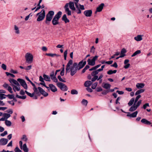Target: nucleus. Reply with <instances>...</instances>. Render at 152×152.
Here are the masks:
<instances>
[{"mask_svg":"<svg viewBox=\"0 0 152 152\" xmlns=\"http://www.w3.org/2000/svg\"><path fill=\"white\" fill-rule=\"evenodd\" d=\"M75 4L73 2L70 1L69 3H67L65 4L64 7V8L65 9L66 12L67 13L68 15H70L71 14V11L69 10L68 7L69 6L70 8L72 11H74V10H75Z\"/></svg>","mask_w":152,"mask_h":152,"instance_id":"1","label":"nucleus"},{"mask_svg":"<svg viewBox=\"0 0 152 152\" xmlns=\"http://www.w3.org/2000/svg\"><path fill=\"white\" fill-rule=\"evenodd\" d=\"M62 12L59 11L54 16L52 20V23L53 25H56L59 24V20L62 15Z\"/></svg>","mask_w":152,"mask_h":152,"instance_id":"2","label":"nucleus"},{"mask_svg":"<svg viewBox=\"0 0 152 152\" xmlns=\"http://www.w3.org/2000/svg\"><path fill=\"white\" fill-rule=\"evenodd\" d=\"M54 15V12L53 11H50L48 12L46 15V20L45 21L46 24L48 25L49 24V22L52 20L53 16Z\"/></svg>","mask_w":152,"mask_h":152,"instance_id":"3","label":"nucleus"},{"mask_svg":"<svg viewBox=\"0 0 152 152\" xmlns=\"http://www.w3.org/2000/svg\"><path fill=\"white\" fill-rule=\"evenodd\" d=\"M77 63H74L73 65L69 69L70 75L73 76L77 72V71L78 70L77 67Z\"/></svg>","mask_w":152,"mask_h":152,"instance_id":"4","label":"nucleus"},{"mask_svg":"<svg viewBox=\"0 0 152 152\" xmlns=\"http://www.w3.org/2000/svg\"><path fill=\"white\" fill-rule=\"evenodd\" d=\"M37 15L38 16L37 19V21H40L43 20L45 16V10L43 9L42 10L41 12L37 14Z\"/></svg>","mask_w":152,"mask_h":152,"instance_id":"5","label":"nucleus"},{"mask_svg":"<svg viewBox=\"0 0 152 152\" xmlns=\"http://www.w3.org/2000/svg\"><path fill=\"white\" fill-rule=\"evenodd\" d=\"M75 10L74 11L78 14H80L81 13V10H84L85 9L84 5H81L80 4H75Z\"/></svg>","mask_w":152,"mask_h":152,"instance_id":"6","label":"nucleus"},{"mask_svg":"<svg viewBox=\"0 0 152 152\" xmlns=\"http://www.w3.org/2000/svg\"><path fill=\"white\" fill-rule=\"evenodd\" d=\"M142 100H139L137 103L134 102L133 105H132L129 109V111L131 112H133L135 110L137 107L140 105L141 103Z\"/></svg>","mask_w":152,"mask_h":152,"instance_id":"7","label":"nucleus"},{"mask_svg":"<svg viewBox=\"0 0 152 152\" xmlns=\"http://www.w3.org/2000/svg\"><path fill=\"white\" fill-rule=\"evenodd\" d=\"M25 57L28 63H31L32 62L33 57L32 54L29 53H27L26 54Z\"/></svg>","mask_w":152,"mask_h":152,"instance_id":"8","label":"nucleus"},{"mask_svg":"<svg viewBox=\"0 0 152 152\" xmlns=\"http://www.w3.org/2000/svg\"><path fill=\"white\" fill-rule=\"evenodd\" d=\"M98 56H95L92 59H88L87 60L88 64L90 66H93L95 64V61L97 60Z\"/></svg>","mask_w":152,"mask_h":152,"instance_id":"9","label":"nucleus"},{"mask_svg":"<svg viewBox=\"0 0 152 152\" xmlns=\"http://www.w3.org/2000/svg\"><path fill=\"white\" fill-rule=\"evenodd\" d=\"M57 85L61 90L63 91H66L68 90L67 86L65 84L62 83H58L57 84Z\"/></svg>","mask_w":152,"mask_h":152,"instance_id":"10","label":"nucleus"},{"mask_svg":"<svg viewBox=\"0 0 152 152\" xmlns=\"http://www.w3.org/2000/svg\"><path fill=\"white\" fill-rule=\"evenodd\" d=\"M17 81L19 82L20 85L22 86L25 89H27L28 87L27 85L24 80L20 78H18L17 79Z\"/></svg>","mask_w":152,"mask_h":152,"instance_id":"11","label":"nucleus"},{"mask_svg":"<svg viewBox=\"0 0 152 152\" xmlns=\"http://www.w3.org/2000/svg\"><path fill=\"white\" fill-rule=\"evenodd\" d=\"M86 61H82L80 62L78 64H77V69H78L79 70L80 69H82L84 67V66L86 65Z\"/></svg>","mask_w":152,"mask_h":152,"instance_id":"12","label":"nucleus"},{"mask_svg":"<svg viewBox=\"0 0 152 152\" xmlns=\"http://www.w3.org/2000/svg\"><path fill=\"white\" fill-rule=\"evenodd\" d=\"M73 64V61L72 60H70L69 61L66 66V73L67 74L69 72V69H70V66Z\"/></svg>","mask_w":152,"mask_h":152,"instance_id":"13","label":"nucleus"},{"mask_svg":"<svg viewBox=\"0 0 152 152\" xmlns=\"http://www.w3.org/2000/svg\"><path fill=\"white\" fill-rule=\"evenodd\" d=\"M127 114L126 115L127 116L131 118H135L137 116L138 113V112L137 111H136L132 113H131L129 112H127Z\"/></svg>","mask_w":152,"mask_h":152,"instance_id":"14","label":"nucleus"},{"mask_svg":"<svg viewBox=\"0 0 152 152\" xmlns=\"http://www.w3.org/2000/svg\"><path fill=\"white\" fill-rule=\"evenodd\" d=\"M8 140V139L5 138H2L0 139V145H6Z\"/></svg>","mask_w":152,"mask_h":152,"instance_id":"15","label":"nucleus"},{"mask_svg":"<svg viewBox=\"0 0 152 152\" xmlns=\"http://www.w3.org/2000/svg\"><path fill=\"white\" fill-rule=\"evenodd\" d=\"M84 14L87 17H91L92 14V12L91 10H85L84 12Z\"/></svg>","mask_w":152,"mask_h":152,"instance_id":"16","label":"nucleus"},{"mask_svg":"<svg viewBox=\"0 0 152 152\" xmlns=\"http://www.w3.org/2000/svg\"><path fill=\"white\" fill-rule=\"evenodd\" d=\"M39 92L44 96L46 97L48 96V94L41 87H39L38 88Z\"/></svg>","mask_w":152,"mask_h":152,"instance_id":"17","label":"nucleus"},{"mask_svg":"<svg viewBox=\"0 0 152 152\" xmlns=\"http://www.w3.org/2000/svg\"><path fill=\"white\" fill-rule=\"evenodd\" d=\"M20 85H12V86L13 87V89L14 91L15 92L16 91H19L20 90Z\"/></svg>","mask_w":152,"mask_h":152,"instance_id":"18","label":"nucleus"},{"mask_svg":"<svg viewBox=\"0 0 152 152\" xmlns=\"http://www.w3.org/2000/svg\"><path fill=\"white\" fill-rule=\"evenodd\" d=\"M104 6V3H101L99 7L97 8L95 12V13H96L97 12L101 11L103 8Z\"/></svg>","mask_w":152,"mask_h":152,"instance_id":"19","label":"nucleus"},{"mask_svg":"<svg viewBox=\"0 0 152 152\" xmlns=\"http://www.w3.org/2000/svg\"><path fill=\"white\" fill-rule=\"evenodd\" d=\"M10 82L12 84V85H19V83L18 82V81H16V80L12 79L10 78L9 80Z\"/></svg>","mask_w":152,"mask_h":152,"instance_id":"20","label":"nucleus"},{"mask_svg":"<svg viewBox=\"0 0 152 152\" xmlns=\"http://www.w3.org/2000/svg\"><path fill=\"white\" fill-rule=\"evenodd\" d=\"M50 88L53 92H55L57 91V89L56 86L52 84H50L49 85Z\"/></svg>","mask_w":152,"mask_h":152,"instance_id":"21","label":"nucleus"},{"mask_svg":"<svg viewBox=\"0 0 152 152\" xmlns=\"http://www.w3.org/2000/svg\"><path fill=\"white\" fill-rule=\"evenodd\" d=\"M62 20L64 21L66 23H69V20L67 18L66 14H64L63 15L62 18Z\"/></svg>","mask_w":152,"mask_h":152,"instance_id":"22","label":"nucleus"},{"mask_svg":"<svg viewBox=\"0 0 152 152\" xmlns=\"http://www.w3.org/2000/svg\"><path fill=\"white\" fill-rule=\"evenodd\" d=\"M14 30L15 33L16 34H20V31L18 27L16 25L14 26Z\"/></svg>","mask_w":152,"mask_h":152,"instance_id":"23","label":"nucleus"},{"mask_svg":"<svg viewBox=\"0 0 152 152\" xmlns=\"http://www.w3.org/2000/svg\"><path fill=\"white\" fill-rule=\"evenodd\" d=\"M143 36L140 35H138L137 36L134 37V39L135 40L137 41H140L142 40V36Z\"/></svg>","mask_w":152,"mask_h":152,"instance_id":"24","label":"nucleus"},{"mask_svg":"<svg viewBox=\"0 0 152 152\" xmlns=\"http://www.w3.org/2000/svg\"><path fill=\"white\" fill-rule=\"evenodd\" d=\"M145 85L143 83H138L136 85V87L139 89H141V88L144 87Z\"/></svg>","mask_w":152,"mask_h":152,"instance_id":"25","label":"nucleus"},{"mask_svg":"<svg viewBox=\"0 0 152 152\" xmlns=\"http://www.w3.org/2000/svg\"><path fill=\"white\" fill-rule=\"evenodd\" d=\"M126 52V50L124 49L123 48L121 50V52L120 55V57L122 58L124 57L126 55L125 53Z\"/></svg>","mask_w":152,"mask_h":152,"instance_id":"26","label":"nucleus"},{"mask_svg":"<svg viewBox=\"0 0 152 152\" xmlns=\"http://www.w3.org/2000/svg\"><path fill=\"white\" fill-rule=\"evenodd\" d=\"M141 122L143 124L147 125H150L151 123L145 119H142L141 121Z\"/></svg>","mask_w":152,"mask_h":152,"instance_id":"27","label":"nucleus"},{"mask_svg":"<svg viewBox=\"0 0 152 152\" xmlns=\"http://www.w3.org/2000/svg\"><path fill=\"white\" fill-rule=\"evenodd\" d=\"M21 149H23L24 152H28V149L26 144H24Z\"/></svg>","mask_w":152,"mask_h":152,"instance_id":"28","label":"nucleus"},{"mask_svg":"<svg viewBox=\"0 0 152 152\" xmlns=\"http://www.w3.org/2000/svg\"><path fill=\"white\" fill-rule=\"evenodd\" d=\"M92 84V82L91 81L87 80L85 82L84 85L85 87H88L90 86Z\"/></svg>","mask_w":152,"mask_h":152,"instance_id":"29","label":"nucleus"},{"mask_svg":"<svg viewBox=\"0 0 152 152\" xmlns=\"http://www.w3.org/2000/svg\"><path fill=\"white\" fill-rule=\"evenodd\" d=\"M103 85L102 87L105 89L110 88L111 87V85L108 83H103Z\"/></svg>","mask_w":152,"mask_h":152,"instance_id":"30","label":"nucleus"},{"mask_svg":"<svg viewBox=\"0 0 152 152\" xmlns=\"http://www.w3.org/2000/svg\"><path fill=\"white\" fill-rule=\"evenodd\" d=\"M43 76L45 81L49 82L50 81V77L49 76L44 74Z\"/></svg>","mask_w":152,"mask_h":152,"instance_id":"31","label":"nucleus"},{"mask_svg":"<svg viewBox=\"0 0 152 152\" xmlns=\"http://www.w3.org/2000/svg\"><path fill=\"white\" fill-rule=\"evenodd\" d=\"M145 91V90L143 89H141L137 90L135 93V95H140L141 93H143Z\"/></svg>","mask_w":152,"mask_h":152,"instance_id":"32","label":"nucleus"},{"mask_svg":"<svg viewBox=\"0 0 152 152\" xmlns=\"http://www.w3.org/2000/svg\"><path fill=\"white\" fill-rule=\"evenodd\" d=\"M134 98H132L128 103V105L129 106L132 105L133 104L134 102Z\"/></svg>","mask_w":152,"mask_h":152,"instance_id":"33","label":"nucleus"},{"mask_svg":"<svg viewBox=\"0 0 152 152\" xmlns=\"http://www.w3.org/2000/svg\"><path fill=\"white\" fill-rule=\"evenodd\" d=\"M141 53V50H138L136 51L131 56L132 57H134L137 55L140 54Z\"/></svg>","mask_w":152,"mask_h":152,"instance_id":"34","label":"nucleus"},{"mask_svg":"<svg viewBox=\"0 0 152 152\" xmlns=\"http://www.w3.org/2000/svg\"><path fill=\"white\" fill-rule=\"evenodd\" d=\"M5 125L8 126H11L12 124L11 122L10 121L7 120L5 121Z\"/></svg>","mask_w":152,"mask_h":152,"instance_id":"35","label":"nucleus"},{"mask_svg":"<svg viewBox=\"0 0 152 152\" xmlns=\"http://www.w3.org/2000/svg\"><path fill=\"white\" fill-rule=\"evenodd\" d=\"M4 117V119H5L6 120L10 117L11 116L10 115V114L5 113L3 114Z\"/></svg>","mask_w":152,"mask_h":152,"instance_id":"36","label":"nucleus"},{"mask_svg":"<svg viewBox=\"0 0 152 152\" xmlns=\"http://www.w3.org/2000/svg\"><path fill=\"white\" fill-rule=\"evenodd\" d=\"M116 72V70H114L113 71L111 70H110L107 72V74L108 75H111L113 73H115Z\"/></svg>","mask_w":152,"mask_h":152,"instance_id":"37","label":"nucleus"},{"mask_svg":"<svg viewBox=\"0 0 152 152\" xmlns=\"http://www.w3.org/2000/svg\"><path fill=\"white\" fill-rule=\"evenodd\" d=\"M46 55L47 56H50L52 57H53L54 56H58L59 55H57L55 53H46Z\"/></svg>","mask_w":152,"mask_h":152,"instance_id":"38","label":"nucleus"},{"mask_svg":"<svg viewBox=\"0 0 152 152\" xmlns=\"http://www.w3.org/2000/svg\"><path fill=\"white\" fill-rule=\"evenodd\" d=\"M25 92L28 96H29L31 97H33L34 95V93H33L31 94L28 92L26 91H25Z\"/></svg>","mask_w":152,"mask_h":152,"instance_id":"39","label":"nucleus"},{"mask_svg":"<svg viewBox=\"0 0 152 152\" xmlns=\"http://www.w3.org/2000/svg\"><path fill=\"white\" fill-rule=\"evenodd\" d=\"M71 93L72 94H77L78 91L75 89H72L71 91Z\"/></svg>","mask_w":152,"mask_h":152,"instance_id":"40","label":"nucleus"},{"mask_svg":"<svg viewBox=\"0 0 152 152\" xmlns=\"http://www.w3.org/2000/svg\"><path fill=\"white\" fill-rule=\"evenodd\" d=\"M88 103V101L85 99H83L82 101V103L85 106H87Z\"/></svg>","mask_w":152,"mask_h":152,"instance_id":"41","label":"nucleus"},{"mask_svg":"<svg viewBox=\"0 0 152 152\" xmlns=\"http://www.w3.org/2000/svg\"><path fill=\"white\" fill-rule=\"evenodd\" d=\"M6 96V95L4 94L0 93V99L2 100L4 99H5Z\"/></svg>","mask_w":152,"mask_h":152,"instance_id":"42","label":"nucleus"},{"mask_svg":"<svg viewBox=\"0 0 152 152\" xmlns=\"http://www.w3.org/2000/svg\"><path fill=\"white\" fill-rule=\"evenodd\" d=\"M22 140H23V141H26L28 139L26 135H23L22 136V137L21 138Z\"/></svg>","mask_w":152,"mask_h":152,"instance_id":"43","label":"nucleus"},{"mask_svg":"<svg viewBox=\"0 0 152 152\" xmlns=\"http://www.w3.org/2000/svg\"><path fill=\"white\" fill-rule=\"evenodd\" d=\"M136 97L135 99H134V103H137V102L138 101L139 99L141 97V96L140 95H138Z\"/></svg>","mask_w":152,"mask_h":152,"instance_id":"44","label":"nucleus"},{"mask_svg":"<svg viewBox=\"0 0 152 152\" xmlns=\"http://www.w3.org/2000/svg\"><path fill=\"white\" fill-rule=\"evenodd\" d=\"M98 74L97 71H96V70L91 72V75L92 76H97L96 75Z\"/></svg>","mask_w":152,"mask_h":152,"instance_id":"45","label":"nucleus"},{"mask_svg":"<svg viewBox=\"0 0 152 152\" xmlns=\"http://www.w3.org/2000/svg\"><path fill=\"white\" fill-rule=\"evenodd\" d=\"M97 84L98 83L97 82L95 83H94L92 85L91 88L93 89H95L96 86H97Z\"/></svg>","mask_w":152,"mask_h":152,"instance_id":"46","label":"nucleus"},{"mask_svg":"<svg viewBox=\"0 0 152 152\" xmlns=\"http://www.w3.org/2000/svg\"><path fill=\"white\" fill-rule=\"evenodd\" d=\"M98 76H94V77L91 79V81L92 82H94L96 80H97V78H98Z\"/></svg>","mask_w":152,"mask_h":152,"instance_id":"47","label":"nucleus"},{"mask_svg":"<svg viewBox=\"0 0 152 152\" xmlns=\"http://www.w3.org/2000/svg\"><path fill=\"white\" fill-rule=\"evenodd\" d=\"M50 76L51 77V79L54 78V77H55L56 76V75H54V72L53 71H52L50 73Z\"/></svg>","mask_w":152,"mask_h":152,"instance_id":"48","label":"nucleus"},{"mask_svg":"<svg viewBox=\"0 0 152 152\" xmlns=\"http://www.w3.org/2000/svg\"><path fill=\"white\" fill-rule=\"evenodd\" d=\"M6 96L8 97L10 99H12L14 98V96L13 95L8 94L7 95H6Z\"/></svg>","mask_w":152,"mask_h":152,"instance_id":"49","label":"nucleus"},{"mask_svg":"<svg viewBox=\"0 0 152 152\" xmlns=\"http://www.w3.org/2000/svg\"><path fill=\"white\" fill-rule=\"evenodd\" d=\"M58 78L59 80V81L61 82H65L66 81L64 80H63L61 77V76L60 75H58Z\"/></svg>","mask_w":152,"mask_h":152,"instance_id":"50","label":"nucleus"},{"mask_svg":"<svg viewBox=\"0 0 152 152\" xmlns=\"http://www.w3.org/2000/svg\"><path fill=\"white\" fill-rule=\"evenodd\" d=\"M7 134V131H5L4 132L1 134L0 135L1 136L4 137Z\"/></svg>","mask_w":152,"mask_h":152,"instance_id":"51","label":"nucleus"},{"mask_svg":"<svg viewBox=\"0 0 152 152\" xmlns=\"http://www.w3.org/2000/svg\"><path fill=\"white\" fill-rule=\"evenodd\" d=\"M1 67L4 70H6L7 69V66L6 65L4 64H2Z\"/></svg>","mask_w":152,"mask_h":152,"instance_id":"52","label":"nucleus"},{"mask_svg":"<svg viewBox=\"0 0 152 152\" xmlns=\"http://www.w3.org/2000/svg\"><path fill=\"white\" fill-rule=\"evenodd\" d=\"M33 90L34 91V94L35 93L37 94L38 93V91L37 90V87H34Z\"/></svg>","mask_w":152,"mask_h":152,"instance_id":"53","label":"nucleus"},{"mask_svg":"<svg viewBox=\"0 0 152 152\" xmlns=\"http://www.w3.org/2000/svg\"><path fill=\"white\" fill-rule=\"evenodd\" d=\"M96 91L97 92H100L102 91V89L100 87H97L96 89Z\"/></svg>","mask_w":152,"mask_h":152,"instance_id":"54","label":"nucleus"},{"mask_svg":"<svg viewBox=\"0 0 152 152\" xmlns=\"http://www.w3.org/2000/svg\"><path fill=\"white\" fill-rule=\"evenodd\" d=\"M8 91L10 92L11 93H12L13 91H12V88L10 86H9L7 88Z\"/></svg>","mask_w":152,"mask_h":152,"instance_id":"55","label":"nucleus"},{"mask_svg":"<svg viewBox=\"0 0 152 152\" xmlns=\"http://www.w3.org/2000/svg\"><path fill=\"white\" fill-rule=\"evenodd\" d=\"M15 152H21V151L18 147H16L14 150Z\"/></svg>","mask_w":152,"mask_h":152,"instance_id":"56","label":"nucleus"},{"mask_svg":"<svg viewBox=\"0 0 152 152\" xmlns=\"http://www.w3.org/2000/svg\"><path fill=\"white\" fill-rule=\"evenodd\" d=\"M95 48H94V46H92L91 48L90 52L93 53H94L95 52Z\"/></svg>","mask_w":152,"mask_h":152,"instance_id":"57","label":"nucleus"},{"mask_svg":"<svg viewBox=\"0 0 152 152\" xmlns=\"http://www.w3.org/2000/svg\"><path fill=\"white\" fill-rule=\"evenodd\" d=\"M9 86L8 84H7L5 83H4L3 85V86L5 88H8V87Z\"/></svg>","mask_w":152,"mask_h":152,"instance_id":"58","label":"nucleus"},{"mask_svg":"<svg viewBox=\"0 0 152 152\" xmlns=\"http://www.w3.org/2000/svg\"><path fill=\"white\" fill-rule=\"evenodd\" d=\"M64 68H63L60 73V75L61 76H63L64 75Z\"/></svg>","mask_w":152,"mask_h":152,"instance_id":"59","label":"nucleus"},{"mask_svg":"<svg viewBox=\"0 0 152 152\" xmlns=\"http://www.w3.org/2000/svg\"><path fill=\"white\" fill-rule=\"evenodd\" d=\"M149 104L148 103H146L143 105V108L144 109H145L147 107H149Z\"/></svg>","mask_w":152,"mask_h":152,"instance_id":"60","label":"nucleus"},{"mask_svg":"<svg viewBox=\"0 0 152 152\" xmlns=\"http://www.w3.org/2000/svg\"><path fill=\"white\" fill-rule=\"evenodd\" d=\"M37 6V7L36 8L35 10V12L37 11L41 8V6L39 4H38Z\"/></svg>","mask_w":152,"mask_h":152,"instance_id":"61","label":"nucleus"},{"mask_svg":"<svg viewBox=\"0 0 152 152\" xmlns=\"http://www.w3.org/2000/svg\"><path fill=\"white\" fill-rule=\"evenodd\" d=\"M111 66L117 68L118 67V65L116 62H115L113 64L111 65Z\"/></svg>","mask_w":152,"mask_h":152,"instance_id":"62","label":"nucleus"},{"mask_svg":"<svg viewBox=\"0 0 152 152\" xmlns=\"http://www.w3.org/2000/svg\"><path fill=\"white\" fill-rule=\"evenodd\" d=\"M10 72H11L13 74H16L18 73V72L17 71L14 70L13 69H11L10 70Z\"/></svg>","mask_w":152,"mask_h":152,"instance_id":"63","label":"nucleus"},{"mask_svg":"<svg viewBox=\"0 0 152 152\" xmlns=\"http://www.w3.org/2000/svg\"><path fill=\"white\" fill-rule=\"evenodd\" d=\"M51 79L55 83H57L58 82V79L56 78V76L55 77H54V78H52Z\"/></svg>","mask_w":152,"mask_h":152,"instance_id":"64","label":"nucleus"}]
</instances>
